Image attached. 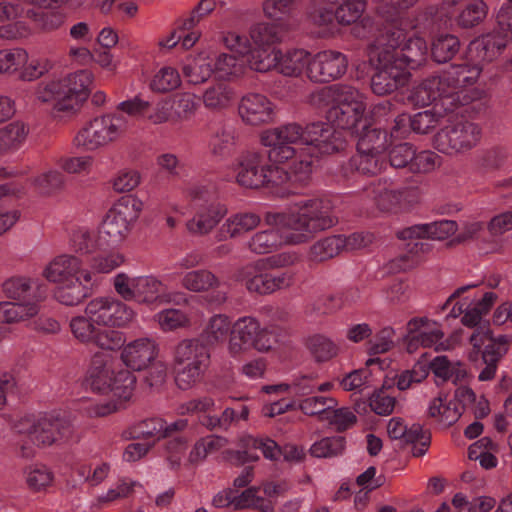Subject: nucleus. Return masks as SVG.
I'll return each instance as SVG.
<instances>
[{
  "label": "nucleus",
  "mask_w": 512,
  "mask_h": 512,
  "mask_svg": "<svg viewBox=\"0 0 512 512\" xmlns=\"http://www.w3.org/2000/svg\"><path fill=\"white\" fill-rule=\"evenodd\" d=\"M135 383L136 377L129 370L114 372L111 379L110 392L117 398L127 401L132 396Z\"/></svg>",
  "instance_id": "nucleus-46"
},
{
  "label": "nucleus",
  "mask_w": 512,
  "mask_h": 512,
  "mask_svg": "<svg viewBox=\"0 0 512 512\" xmlns=\"http://www.w3.org/2000/svg\"><path fill=\"white\" fill-rule=\"evenodd\" d=\"M260 218L255 214H243L236 215L233 220H228V223L223 225L221 228V233L224 232V228L227 227V232L230 233L231 237L240 234L241 232H247L259 223Z\"/></svg>",
  "instance_id": "nucleus-58"
},
{
  "label": "nucleus",
  "mask_w": 512,
  "mask_h": 512,
  "mask_svg": "<svg viewBox=\"0 0 512 512\" xmlns=\"http://www.w3.org/2000/svg\"><path fill=\"white\" fill-rule=\"evenodd\" d=\"M34 185L42 196L60 193L65 187V176L59 171H48L34 179Z\"/></svg>",
  "instance_id": "nucleus-42"
},
{
  "label": "nucleus",
  "mask_w": 512,
  "mask_h": 512,
  "mask_svg": "<svg viewBox=\"0 0 512 512\" xmlns=\"http://www.w3.org/2000/svg\"><path fill=\"white\" fill-rule=\"evenodd\" d=\"M96 281L90 271H83L82 278H69L59 284L54 291L58 302L66 306H77L92 296Z\"/></svg>",
  "instance_id": "nucleus-14"
},
{
  "label": "nucleus",
  "mask_w": 512,
  "mask_h": 512,
  "mask_svg": "<svg viewBox=\"0 0 512 512\" xmlns=\"http://www.w3.org/2000/svg\"><path fill=\"white\" fill-rule=\"evenodd\" d=\"M308 20L315 26L328 27L336 21L334 9H332L329 0L323 6H317L314 0H311L306 8Z\"/></svg>",
  "instance_id": "nucleus-49"
},
{
  "label": "nucleus",
  "mask_w": 512,
  "mask_h": 512,
  "mask_svg": "<svg viewBox=\"0 0 512 512\" xmlns=\"http://www.w3.org/2000/svg\"><path fill=\"white\" fill-rule=\"evenodd\" d=\"M92 343L101 349L116 350L123 347L125 338L120 331L98 328Z\"/></svg>",
  "instance_id": "nucleus-56"
},
{
  "label": "nucleus",
  "mask_w": 512,
  "mask_h": 512,
  "mask_svg": "<svg viewBox=\"0 0 512 512\" xmlns=\"http://www.w3.org/2000/svg\"><path fill=\"white\" fill-rule=\"evenodd\" d=\"M480 137L477 124L458 121L441 128L433 137V146L444 154L465 153L477 145Z\"/></svg>",
  "instance_id": "nucleus-8"
},
{
  "label": "nucleus",
  "mask_w": 512,
  "mask_h": 512,
  "mask_svg": "<svg viewBox=\"0 0 512 512\" xmlns=\"http://www.w3.org/2000/svg\"><path fill=\"white\" fill-rule=\"evenodd\" d=\"M236 182L246 189L267 188L280 197L290 194L288 189L283 188L287 183L284 169L265 164L259 153H247L240 157Z\"/></svg>",
  "instance_id": "nucleus-3"
},
{
  "label": "nucleus",
  "mask_w": 512,
  "mask_h": 512,
  "mask_svg": "<svg viewBox=\"0 0 512 512\" xmlns=\"http://www.w3.org/2000/svg\"><path fill=\"white\" fill-rule=\"evenodd\" d=\"M395 331L392 327H385L381 329L375 335V341L370 340L368 342L369 347L367 353L369 355H377L386 353L394 347V342L392 340Z\"/></svg>",
  "instance_id": "nucleus-61"
},
{
  "label": "nucleus",
  "mask_w": 512,
  "mask_h": 512,
  "mask_svg": "<svg viewBox=\"0 0 512 512\" xmlns=\"http://www.w3.org/2000/svg\"><path fill=\"white\" fill-rule=\"evenodd\" d=\"M180 85L178 72L171 68H162L151 81L150 87L153 91L165 93L177 88Z\"/></svg>",
  "instance_id": "nucleus-53"
},
{
  "label": "nucleus",
  "mask_w": 512,
  "mask_h": 512,
  "mask_svg": "<svg viewBox=\"0 0 512 512\" xmlns=\"http://www.w3.org/2000/svg\"><path fill=\"white\" fill-rule=\"evenodd\" d=\"M182 285L194 292L208 290L219 285L216 276L205 269L188 272L182 279Z\"/></svg>",
  "instance_id": "nucleus-43"
},
{
  "label": "nucleus",
  "mask_w": 512,
  "mask_h": 512,
  "mask_svg": "<svg viewBox=\"0 0 512 512\" xmlns=\"http://www.w3.org/2000/svg\"><path fill=\"white\" fill-rule=\"evenodd\" d=\"M82 261L74 255L63 254L55 257L44 269L43 276L53 283L61 284L69 278H82Z\"/></svg>",
  "instance_id": "nucleus-21"
},
{
  "label": "nucleus",
  "mask_w": 512,
  "mask_h": 512,
  "mask_svg": "<svg viewBox=\"0 0 512 512\" xmlns=\"http://www.w3.org/2000/svg\"><path fill=\"white\" fill-rule=\"evenodd\" d=\"M114 288L126 301L135 300L145 304L162 302V283L152 276L138 275L131 278L125 273H119L114 279Z\"/></svg>",
  "instance_id": "nucleus-11"
},
{
  "label": "nucleus",
  "mask_w": 512,
  "mask_h": 512,
  "mask_svg": "<svg viewBox=\"0 0 512 512\" xmlns=\"http://www.w3.org/2000/svg\"><path fill=\"white\" fill-rule=\"evenodd\" d=\"M260 324L252 317L238 319L231 329L229 348L233 353L252 348L253 342L259 333Z\"/></svg>",
  "instance_id": "nucleus-24"
},
{
  "label": "nucleus",
  "mask_w": 512,
  "mask_h": 512,
  "mask_svg": "<svg viewBox=\"0 0 512 512\" xmlns=\"http://www.w3.org/2000/svg\"><path fill=\"white\" fill-rule=\"evenodd\" d=\"M442 115L432 109L413 114V132L419 135L430 133L439 124Z\"/></svg>",
  "instance_id": "nucleus-55"
},
{
  "label": "nucleus",
  "mask_w": 512,
  "mask_h": 512,
  "mask_svg": "<svg viewBox=\"0 0 512 512\" xmlns=\"http://www.w3.org/2000/svg\"><path fill=\"white\" fill-rule=\"evenodd\" d=\"M281 50L276 47L256 46L250 48V52L245 57V62L249 67L257 72H268L277 66Z\"/></svg>",
  "instance_id": "nucleus-32"
},
{
  "label": "nucleus",
  "mask_w": 512,
  "mask_h": 512,
  "mask_svg": "<svg viewBox=\"0 0 512 512\" xmlns=\"http://www.w3.org/2000/svg\"><path fill=\"white\" fill-rule=\"evenodd\" d=\"M415 148L411 143L403 142L394 145L389 151V162L394 168L411 169Z\"/></svg>",
  "instance_id": "nucleus-52"
},
{
  "label": "nucleus",
  "mask_w": 512,
  "mask_h": 512,
  "mask_svg": "<svg viewBox=\"0 0 512 512\" xmlns=\"http://www.w3.org/2000/svg\"><path fill=\"white\" fill-rule=\"evenodd\" d=\"M368 63L372 68L370 77L371 91L377 96H388L405 87L412 74L398 66L393 56V46H367Z\"/></svg>",
  "instance_id": "nucleus-2"
},
{
  "label": "nucleus",
  "mask_w": 512,
  "mask_h": 512,
  "mask_svg": "<svg viewBox=\"0 0 512 512\" xmlns=\"http://www.w3.org/2000/svg\"><path fill=\"white\" fill-rule=\"evenodd\" d=\"M292 284V277L287 273L275 274L264 269L255 275L247 290L258 295H267L276 290L287 288Z\"/></svg>",
  "instance_id": "nucleus-27"
},
{
  "label": "nucleus",
  "mask_w": 512,
  "mask_h": 512,
  "mask_svg": "<svg viewBox=\"0 0 512 512\" xmlns=\"http://www.w3.org/2000/svg\"><path fill=\"white\" fill-rule=\"evenodd\" d=\"M428 45L422 37H410L399 52L393 47V56L398 66L410 71L417 69L427 60Z\"/></svg>",
  "instance_id": "nucleus-22"
},
{
  "label": "nucleus",
  "mask_w": 512,
  "mask_h": 512,
  "mask_svg": "<svg viewBox=\"0 0 512 512\" xmlns=\"http://www.w3.org/2000/svg\"><path fill=\"white\" fill-rule=\"evenodd\" d=\"M488 7L483 0H473L468 3L457 16V24L464 29L480 24L487 16Z\"/></svg>",
  "instance_id": "nucleus-41"
},
{
  "label": "nucleus",
  "mask_w": 512,
  "mask_h": 512,
  "mask_svg": "<svg viewBox=\"0 0 512 512\" xmlns=\"http://www.w3.org/2000/svg\"><path fill=\"white\" fill-rule=\"evenodd\" d=\"M319 100L331 99L333 105L330 108L350 106L353 103H364L360 92L348 85H332L322 88L318 93Z\"/></svg>",
  "instance_id": "nucleus-33"
},
{
  "label": "nucleus",
  "mask_w": 512,
  "mask_h": 512,
  "mask_svg": "<svg viewBox=\"0 0 512 512\" xmlns=\"http://www.w3.org/2000/svg\"><path fill=\"white\" fill-rule=\"evenodd\" d=\"M89 316H76L70 321V328L73 335L83 343H92L97 329Z\"/></svg>",
  "instance_id": "nucleus-54"
},
{
  "label": "nucleus",
  "mask_w": 512,
  "mask_h": 512,
  "mask_svg": "<svg viewBox=\"0 0 512 512\" xmlns=\"http://www.w3.org/2000/svg\"><path fill=\"white\" fill-rule=\"evenodd\" d=\"M334 9L336 22L342 26H350L364 13L367 0H329Z\"/></svg>",
  "instance_id": "nucleus-34"
},
{
  "label": "nucleus",
  "mask_w": 512,
  "mask_h": 512,
  "mask_svg": "<svg viewBox=\"0 0 512 512\" xmlns=\"http://www.w3.org/2000/svg\"><path fill=\"white\" fill-rule=\"evenodd\" d=\"M357 137V151L361 155L360 165L367 173L376 174L378 157L382 155L389 146V135L385 129L376 126L368 119L358 128L354 135Z\"/></svg>",
  "instance_id": "nucleus-9"
},
{
  "label": "nucleus",
  "mask_w": 512,
  "mask_h": 512,
  "mask_svg": "<svg viewBox=\"0 0 512 512\" xmlns=\"http://www.w3.org/2000/svg\"><path fill=\"white\" fill-rule=\"evenodd\" d=\"M28 54L22 48L0 50V73H13L27 64Z\"/></svg>",
  "instance_id": "nucleus-51"
},
{
  "label": "nucleus",
  "mask_w": 512,
  "mask_h": 512,
  "mask_svg": "<svg viewBox=\"0 0 512 512\" xmlns=\"http://www.w3.org/2000/svg\"><path fill=\"white\" fill-rule=\"evenodd\" d=\"M249 248L256 254H266L276 247V233L273 230H266L256 233L249 241Z\"/></svg>",
  "instance_id": "nucleus-63"
},
{
  "label": "nucleus",
  "mask_w": 512,
  "mask_h": 512,
  "mask_svg": "<svg viewBox=\"0 0 512 512\" xmlns=\"http://www.w3.org/2000/svg\"><path fill=\"white\" fill-rule=\"evenodd\" d=\"M112 375H114L112 368L101 356L95 355L84 383L86 386H89L93 392L108 394L111 390Z\"/></svg>",
  "instance_id": "nucleus-26"
},
{
  "label": "nucleus",
  "mask_w": 512,
  "mask_h": 512,
  "mask_svg": "<svg viewBox=\"0 0 512 512\" xmlns=\"http://www.w3.org/2000/svg\"><path fill=\"white\" fill-rule=\"evenodd\" d=\"M143 209L141 200L133 195L120 197L109 209L103 221L102 229L99 232L98 246L105 240L117 243L122 241L136 222Z\"/></svg>",
  "instance_id": "nucleus-5"
},
{
  "label": "nucleus",
  "mask_w": 512,
  "mask_h": 512,
  "mask_svg": "<svg viewBox=\"0 0 512 512\" xmlns=\"http://www.w3.org/2000/svg\"><path fill=\"white\" fill-rule=\"evenodd\" d=\"M93 81V75L88 70H79L73 74H69L59 83L62 85V90L65 96H69V104L73 106L75 112L81 103H83L89 96V85Z\"/></svg>",
  "instance_id": "nucleus-23"
},
{
  "label": "nucleus",
  "mask_w": 512,
  "mask_h": 512,
  "mask_svg": "<svg viewBox=\"0 0 512 512\" xmlns=\"http://www.w3.org/2000/svg\"><path fill=\"white\" fill-rule=\"evenodd\" d=\"M197 106L194 95L176 93L158 109L155 122L188 120L195 114Z\"/></svg>",
  "instance_id": "nucleus-17"
},
{
  "label": "nucleus",
  "mask_w": 512,
  "mask_h": 512,
  "mask_svg": "<svg viewBox=\"0 0 512 512\" xmlns=\"http://www.w3.org/2000/svg\"><path fill=\"white\" fill-rule=\"evenodd\" d=\"M365 110V103H353L350 106L329 108L326 111V119L342 131L349 132L352 136L369 119L364 116Z\"/></svg>",
  "instance_id": "nucleus-18"
},
{
  "label": "nucleus",
  "mask_w": 512,
  "mask_h": 512,
  "mask_svg": "<svg viewBox=\"0 0 512 512\" xmlns=\"http://www.w3.org/2000/svg\"><path fill=\"white\" fill-rule=\"evenodd\" d=\"M305 127L297 123H290L272 130L264 131L261 134L262 144H295L304 145Z\"/></svg>",
  "instance_id": "nucleus-31"
},
{
  "label": "nucleus",
  "mask_w": 512,
  "mask_h": 512,
  "mask_svg": "<svg viewBox=\"0 0 512 512\" xmlns=\"http://www.w3.org/2000/svg\"><path fill=\"white\" fill-rule=\"evenodd\" d=\"M278 58L279 61L275 68L284 76L298 77L304 69H306V74L308 75V67L311 59L309 52L303 49H295L287 51L285 54L281 52Z\"/></svg>",
  "instance_id": "nucleus-28"
},
{
  "label": "nucleus",
  "mask_w": 512,
  "mask_h": 512,
  "mask_svg": "<svg viewBox=\"0 0 512 512\" xmlns=\"http://www.w3.org/2000/svg\"><path fill=\"white\" fill-rule=\"evenodd\" d=\"M444 94L450 92L440 86L436 76H432L403 92L401 101L414 107H426Z\"/></svg>",
  "instance_id": "nucleus-19"
},
{
  "label": "nucleus",
  "mask_w": 512,
  "mask_h": 512,
  "mask_svg": "<svg viewBox=\"0 0 512 512\" xmlns=\"http://www.w3.org/2000/svg\"><path fill=\"white\" fill-rule=\"evenodd\" d=\"M308 348L317 362H325L338 353L337 346L322 335H315L308 340Z\"/></svg>",
  "instance_id": "nucleus-48"
},
{
  "label": "nucleus",
  "mask_w": 512,
  "mask_h": 512,
  "mask_svg": "<svg viewBox=\"0 0 512 512\" xmlns=\"http://www.w3.org/2000/svg\"><path fill=\"white\" fill-rule=\"evenodd\" d=\"M14 429L19 434H26L37 446L63 443L73 433L70 420L52 414H45L38 419H21L15 424Z\"/></svg>",
  "instance_id": "nucleus-6"
},
{
  "label": "nucleus",
  "mask_w": 512,
  "mask_h": 512,
  "mask_svg": "<svg viewBox=\"0 0 512 512\" xmlns=\"http://www.w3.org/2000/svg\"><path fill=\"white\" fill-rule=\"evenodd\" d=\"M158 346L149 338L136 339L127 344L122 352L124 364L135 371H142L157 358Z\"/></svg>",
  "instance_id": "nucleus-15"
},
{
  "label": "nucleus",
  "mask_w": 512,
  "mask_h": 512,
  "mask_svg": "<svg viewBox=\"0 0 512 512\" xmlns=\"http://www.w3.org/2000/svg\"><path fill=\"white\" fill-rule=\"evenodd\" d=\"M345 446L346 439L344 436L325 437L315 442L309 452L313 457L332 458L341 455Z\"/></svg>",
  "instance_id": "nucleus-40"
},
{
  "label": "nucleus",
  "mask_w": 512,
  "mask_h": 512,
  "mask_svg": "<svg viewBox=\"0 0 512 512\" xmlns=\"http://www.w3.org/2000/svg\"><path fill=\"white\" fill-rule=\"evenodd\" d=\"M327 139L320 140V146L317 152L321 155L340 154L348 148V141L345 137V132L337 130L332 126L328 128Z\"/></svg>",
  "instance_id": "nucleus-47"
},
{
  "label": "nucleus",
  "mask_w": 512,
  "mask_h": 512,
  "mask_svg": "<svg viewBox=\"0 0 512 512\" xmlns=\"http://www.w3.org/2000/svg\"><path fill=\"white\" fill-rule=\"evenodd\" d=\"M85 314L97 325L123 327L133 319L134 312L117 299L96 298L87 304Z\"/></svg>",
  "instance_id": "nucleus-12"
},
{
  "label": "nucleus",
  "mask_w": 512,
  "mask_h": 512,
  "mask_svg": "<svg viewBox=\"0 0 512 512\" xmlns=\"http://www.w3.org/2000/svg\"><path fill=\"white\" fill-rule=\"evenodd\" d=\"M2 287L5 295L14 300L24 299L31 289L29 280L24 277H12Z\"/></svg>",
  "instance_id": "nucleus-64"
},
{
  "label": "nucleus",
  "mask_w": 512,
  "mask_h": 512,
  "mask_svg": "<svg viewBox=\"0 0 512 512\" xmlns=\"http://www.w3.org/2000/svg\"><path fill=\"white\" fill-rule=\"evenodd\" d=\"M239 114L250 125L270 123L274 118L273 104L262 94H248L241 99Z\"/></svg>",
  "instance_id": "nucleus-16"
},
{
  "label": "nucleus",
  "mask_w": 512,
  "mask_h": 512,
  "mask_svg": "<svg viewBox=\"0 0 512 512\" xmlns=\"http://www.w3.org/2000/svg\"><path fill=\"white\" fill-rule=\"evenodd\" d=\"M233 95L232 90L226 84L218 83L205 91L203 102L209 109L221 110L229 106Z\"/></svg>",
  "instance_id": "nucleus-45"
},
{
  "label": "nucleus",
  "mask_w": 512,
  "mask_h": 512,
  "mask_svg": "<svg viewBox=\"0 0 512 512\" xmlns=\"http://www.w3.org/2000/svg\"><path fill=\"white\" fill-rule=\"evenodd\" d=\"M506 37L501 31L484 34L470 43L469 50L475 52L477 59L491 62L506 47Z\"/></svg>",
  "instance_id": "nucleus-25"
},
{
  "label": "nucleus",
  "mask_w": 512,
  "mask_h": 512,
  "mask_svg": "<svg viewBox=\"0 0 512 512\" xmlns=\"http://www.w3.org/2000/svg\"><path fill=\"white\" fill-rule=\"evenodd\" d=\"M127 131V120L121 114H107L92 119L76 135L77 147L93 151L107 146L123 137Z\"/></svg>",
  "instance_id": "nucleus-7"
},
{
  "label": "nucleus",
  "mask_w": 512,
  "mask_h": 512,
  "mask_svg": "<svg viewBox=\"0 0 512 512\" xmlns=\"http://www.w3.org/2000/svg\"><path fill=\"white\" fill-rule=\"evenodd\" d=\"M350 34L359 40H365L373 37L379 30L378 24L373 17L369 15L361 16L358 20L352 23Z\"/></svg>",
  "instance_id": "nucleus-62"
},
{
  "label": "nucleus",
  "mask_w": 512,
  "mask_h": 512,
  "mask_svg": "<svg viewBox=\"0 0 512 512\" xmlns=\"http://www.w3.org/2000/svg\"><path fill=\"white\" fill-rule=\"evenodd\" d=\"M298 212H266L264 220L268 225L290 230L288 242L300 244L314 238L322 231L338 223L332 202L327 198H311L298 203Z\"/></svg>",
  "instance_id": "nucleus-1"
},
{
  "label": "nucleus",
  "mask_w": 512,
  "mask_h": 512,
  "mask_svg": "<svg viewBox=\"0 0 512 512\" xmlns=\"http://www.w3.org/2000/svg\"><path fill=\"white\" fill-rule=\"evenodd\" d=\"M461 42L453 34L440 33L433 37L430 52L436 63L442 64L452 60L460 51Z\"/></svg>",
  "instance_id": "nucleus-29"
},
{
  "label": "nucleus",
  "mask_w": 512,
  "mask_h": 512,
  "mask_svg": "<svg viewBox=\"0 0 512 512\" xmlns=\"http://www.w3.org/2000/svg\"><path fill=\"white\" fill-rule=\"evenodd\" d=\"M332 124L326 122H312L305 126L304 145L313 146L316 150L320 146V140L327 139L328 128H332Z\"/></svg>",
  "instance_id": "nucleus-60"
},
{
  "label": "nucleus",
  "mask_w": 512,
  "mask_h": 512,
  "mask_svg": "<svg viewBox=\"0 0 512 512\" xmlns=\"http://www.w3.org/2000/svg\"><path fill=\"white\" fill-rule=\"evenodd\" d=\"M409 194H415V190L404 188L401 190L384 189L376 197V205L382 212H391L399 207L402 199Z\"/></svg>",
  "instance_id": "nucleus-50"
},
{
  "label": "nucleus",
  "mask_w": 512,
  "mask_h": 512,
  "mask_svg": "<svg viewBox=\"0 0 512 512\" xmlns=\"http://www.w3.org/2000/svg\"><path fill=\"white\" fill-rule=\"evenodd\" d=\"M342 250H344L343 236L333 235L314 243L309 254L311 260L323 262L337 256Z\"/></svg>",
  "instance_id": "nucleus-37"
},
{
  "label": "nucleus",
  "mask_w": 512,
  "mask_h": 512,
  "mask_svg": "<svg viewBox=\"0 0 512 512\" xmlns=\"http://www.w3.org/2000/svg\"><path fill=\"white\" fill-rule=\"evenodd\" d=\"M284 32L282 23H259L251 29L250 36L256 46L276 47L275 44L282 40Z\"/></svg>",
  "instance_id": "nucleus-36"
},
{
  "label": "nucleus",
  "mask_w": 512,
  "mask_h": 512,
  "mask_svg": "<svg viewBox=\"0 0 512 512\" xmlns=\"http://www.w3.org/2000/svg\"><path fill=\"white\" fill-rule=\"evenodd\" d=\"M163 424L164 420L161 418L146 419L125 430L123 437L126 440L149 439L152 437H156V440H160L159 434H161Z\"/></svg>",
  "instance_id": "nucleus-38"
},
{
  "label": "nucleus",
  "mask_w": 512,
  "mask_h": 512,
  "mask_svg": "<svg viewBox=\"0 0 512 512\" xmlns=\"http://www.w3.org/2000/svg\"><path fill=\"white\" fill-rule=\"evenodd\" d=\"M192 201L197 208L195 217L187 222L191 233L204 235L209 233L224 217L226 208L213 201V194L205 187L190 191Z\"/></svg>",
  "instance_id": "nucleus-10"
},
{
  "label": "nucleus",
  "mask_w": 512,
  "mask_h": 512,
  "mask_svg": "<svg viewBox=\"0 0 512 512\" xmlns=\"http://www.w3.org/2000/svg\"><path fill=\"white\" fill-rule=\"evenodd\" d=\"M348 63L347 56L339 51L318 52L310 59L308 78L314 83L337 80L347 72Z\"/></svg>",
  "instance_id": "nucleus-13"
},
{
  "label": "nucleus",
  "mask_w": 512,
  "mask_h": 512,
  "mask_svg": "<svg viewBox=\"0 0 512 512\" xmlns=\"http://www.w3.org/2000/svg\"><path fill=\"white\" fill-rule=\"evenodd\" d=\"M446 399V394H440L438 397H436L429 407V416L433 418L436 416H442L443 418H445L447 426H452L459 420V418L462 415V412H460L457 406L454 405L453 415H446L447 411L452 409L451 405H453L452 401L444 405L443 403L446 401Z\"/></svg>",
  "instance_id": "nucleus-57"
},
{
  "label": "nucleus",
  "mask_w": 512,
  "mask_h": 512,
  "mask_svg": "<svg viewBox=\"0 0 512 512\" xmlns=\"http://www.w3.org/2000/svg\"><path fill=\"white\" fill-rule=\"evenodd\" d=\"M481 72L482 68L477 64L462 63L450 65L436 77L445 90H456L475 84Z\"/></svg>",
  "instance_id": "nucleus-20"
},
{
  "label": "nucleus",
  "mask_w": 512,
  "mask_h": 512,
  "mask_svg": "<svg viewBox=\"0 0 512 512\" xmlns=\"http://www.w3.org/2000/svg\"><path fill=\"white\" fill-rule=\"evenodd\" d=\"M210 349L198 338L182 340L174 352L175 383L187 390L203 379L210 365Z\"/></svg>",
  "instance_id": "nucleus-4"
},
{
  "label": "nucleus",
  "mask_w": 512,
  "mask_h": 512,
  "mask_svg": "<svg viewBox=\"0 0 512 512\" xmlns=\"http://www.w3.org/2000/svg\"><path fill=\"white\" fill-rule=\"evenodd\" d=\"M231 323L224 315H216L211 318L207 328L197 337L209 349L219 341H223L228 333H231Z\"/></svg>",
  "instance_id": "nucleus-35"
},
{
  "label": "nucleus",
  "mask_w": 512,
  "mask_h": 512,
  "mask_svg": "<svg viewBox=\"0 0 512 512\" xmlns=\"http://www.w3.org/2000/svg\"><path fill=\"white\" fill-rule=\"evenodd\" d=\"M27 130L20 122H13L0 129V153L18 147L26 138Z\"/></svg>",
  "instance_id": "nucleus-44"
},
{
  "label": "nucleus",
  "mask_w": 512,
  "mask_h": 512,
  "mask_svg": "<svg viewBox=\"0 0 512 512\" xmlns=\"http://www.w3.org/2000/svg\"><path fill=\"white\" fill-rule=\"evenodd\" d=\"M312 167V160L294 161L289 171L284 170V173L287 175V182L291 181L300 185H307L311 179Z\"/></svg>",
  "instance_id": "nucleus-59"
},
{
  "label": "nucleus",
  "mask_w": 512,
  "mask_h": 512,
  "mask_svg": "<svg viewBox=\"0 0 512 512\" xmlns=\"http://www.w3.org/2000/svg\"><path fill=\"white\" fill-rule=\"evenodd\" d=\"M481 447L484 449L497 451L498 444L494 443L490 437H483L471 444L468 448V458L470 460H479L481 467L484 469H492L497 466V458L490 452H480Z\"/></svg>",
  "instance_id": "nucleus-39"
},
{
  "label": "nucleus",
  "mask_w": 512,
  "mask_h": 512,
  "mask_svg": "<svg viewBox=\"0 0 512 512\" xmlns=\"http://www.w3.org/2000/svg\"><path fill=\"white\" fill-rule=\"evenodd\" d=\"M62 85L57 82H51L46 84L44 87L39 86L36 94L37 99L43 103L53 102V109L51 111V115L53 117L59 116L60 112L72 113L73 106L69 104V96H65Z\"/></svg>",
  "instance_id": "nucleus-30"
}]
</instances>
